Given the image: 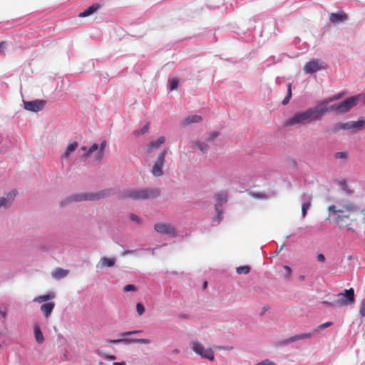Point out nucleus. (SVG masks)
Wrapping results in <instances>:
<instances>
[{
    "mask_svg": "<svg viewBox=\"0 0 365 365\" xmlns=\"http://www.w3.org/2000/svg\"><path fill=\"white\" fill-rule=\"evenodd\" d=\"M328 210L336 215L334 220L339 228H346L354 232L359 227L358 217L361 209L354 204L347 202L339 206L330 205Z\"/></svg>",
    "mask_w": 365,
    "mask_h": 365,
    "instance_id": "obj_1",
    "label": "nucleus"
},
{
    "mask_svg": "<svg viewBox=\"0 0 365 365\" xmlns=\"http://www.w3.org/2000/svg\"><path fill=\"white\" fill-rule=\"evenodd\" d=\"M328 101H322L317 106L305 110L294 113L285 121V125L292 126L297 124L306 125L312 121L320 120L328 111Z\"/></svg>",
    "mask_w": 365,
    "mask_h": 365,
    "instance_id": "obj_2",
    "label": "nucleus"
},
{
    "mask_svg": "<svg viewBox=\"0 0 365 365\" xmlns=\"http://www.w3.org/2000/svg\"><path fill=\"white\" fill-rule=\"evenodd\" d=\"M160 195L158 188L131 189L125 190L120 196V199H131L133 200H151Z\"/></svg>",
    "mask_w": 365,
    "mask_h": 365,
    "instance_id": "obj_3",
    "label": "nucleus"
},
{
    "mask_svg": "<svg viewBox=\"0 0 365 365\" xmlns=\"http://www.w3.org/2000/svg\"><path fill=\"white\" fill-rule=\"evenodd\" d=\"M111 189H106L103 190H101L97 192H86V193H78L73 195L71 196L67 200L68 202L71 201H75V202H80V201H94L98 200L101 198L106 197L111 195Z\"/></svg>",
    "mask_w": 365,
    "mask_h": 365,
    "instance_id": "obj_4",
    "label": "nucleus"
},
{
    "mask_svg": "<svg viewBox=\"0 0 365 365\" xmlns=\"http://www.w3.org/2000/svg\"><path fill=\"white\" fill-rule=\"evenodd\" d=\"M362 97L365 98V95L359 94L356 96H351L339 103L331 105L328 108V110L336 111L339 113H346L354 107L357 104L358 101Z\"/></svg>",
    "mask_w": 365,
    "mask_h": 365,
    "instance_id": "obj_5",
    "label": "nucleus"
},
{
    "mask_svg": "<svg viewBox=\"0 0 365 365\" xmlns=\"http://www.w3.org/2000/svg\"><path fill=\"white\" fill-rule=\"evenodd\" d=\"M338 299L334 300L336 307H344L354 302V291L353 288L345 290L344 293L337 294Z\"/></svg>",
    "mask_w": 365,
    "mask_h": 365,
    "instance_id": "obj_6",
    "label": "nucleus"
},
{
    "mask_svg": "<svg viewBox=\"0 0 365 365\" xmlns=\"http://www.w3.org/2000/svg\"><path fill=\"white\" fill-rule=\"evenodd\" d=\"M192 349L197 354L204 359L210 361H214V353L211 349H205L204 346L199 341H193L192 343Z\"/></svg>",
    "mask_w": 365,
    "mask_h": 365,
    "instance_id": "obj_7",
    "label": "nucleus"
},
{
    "mask_svg": "<svg viewBox=\"0 0 365 365\" xmlns=\"http://www.w3.org/2000/svg\"><path fill=\"white\" fill-rule=\"evenodd\" d=\"M167 153L168 150L164 149L158 155L157 159L151 170V173L154 176L159 177L163 175V172L162 168L165 163Z\"/></svg>",
    "mask_w": 365,
    "mask_h": 365,
    "instance_id": "obj_8",
    "label": "nucleus"
},
{
    "mask_svg": "<svg viewBox=\"0 0 365 365\" xmlns=\"http://www.w3.org/2000/svg\"><path fill=\"white\" fill-rule=\"evenodd\" d=\"M46 104L43 100H36L32 101H24V108L29 111L38 112L43 109Z\"/></svg>",
    "mask_w": 365,
    "mask_h": 365,
    "instance_id": "obj_9",
    "label": "nucleus"
},
{
    "mask_svg": "<svg viewBox=\"0 0 365 365\" xmlns=\"http://www.w3.org/2000/svg\"><path fill=\"white\" fill-rule=\"evenodd\" d=\"M154 228L156 232L168 235L170 236L175 235V230L170 225L163 222L157 223L155 225Z\"/></svg>",
    "mask_w": 365,
    "mask_h": 365,
    "instance_id": "obj_10",
    "label": "nucleus"
},
{
    "mask_svg": "<svg viewBox=\"0 0 365 365\" xmlns=\"http://www.w3.org/2000/svg\"><path fill=\"white\" fill-rule=\"evenodd\" d=\"M322 68L324 66L319 64L318 59H312L304 65V71L306 73H313Z\"/></svg>",
    "mask_w": 365,
    "mask_h": 365,
    "instance_id": "obj_11",
    "label": "nucleus"
},
{
    "mask_svg": "<svg viewBox=\"0 0 365 365\" xmlns=\"http://www.w3.org/2000/svg\"><path fill=\"white\" fill-rule=\"evenodd\" d=\"M17 190H13L6 195V197H0V207H9L11 205L12 202L14 201V197L17 195Z\"/></svg>",
    "mask_w": 365,
    "mask_h": 365,
    "instance_id": "obj_12",
    "label": "nucleus"
},
{
    "mask_svg": "<svg viewBox=\"0 0 365 365\" xmlns=\"http://www.w3.org/2000/svg\"><path fill=\"white\" fill-rule=\"evenodd\" d=\"M110 343L112 344H119V343H139V344H150V340L147 339H129L126 338H122L118 339H111L109 340Z\"/></svg>",
    "mask_w": 365,
    "mask_h": 365,
    "instance_id": "obj_13",
    "label": "nucleus"
},
{
    "mask_svg": "<svg viewBox=\"0 0 365 365\" xmlns=\"http://www.w3.org/2000/svg\"><path fill=\"white\" fill-rule=\"evenodd\" d=\"M346 19L347 14L343 11H339L337 13H331L329 15V21L333 24L344 22Z\"/></svg>",
    "mask_w": 365,
    "mask_h": 365,
    "instance_id": "obj_14",
    "label": "nucleus"
},
{
    "mask_svg": "<svg viewBox=\"0 0 365 365\" xmlns=\"http://www.w3.org/2000/svg\"><path fill=\"white\" fill-rule=\"evenodd\" d=\"M165 142V138L164 136H160L157 140L150 142L145 150V153L147 155L151 154L155 149L158 148Z\"/></svg>",
    "mask_w": 365,
    "mask_h": 365,
    "instance_id": "obj_15",
    "label": "nucleus"
},
{
    "mask_svg": "<svg viewBox=\"0 0 365 365\" xmlns=\"http://www.w3.org/2000/svg\"><path fill=\"white\" fill-rule=\"evenodd\" d=\"M312 334L311 332L296 334V335L291 336V337L288 338L287 339L284 340L282 344H287L293 343L298 340L310 339L312 337Z\"/></svg>",
    "mask_w": 365,
    "mask_h": 365,
    "instance_id": "obj_16",
    "label": "nucleus"
},
{
    "mask_svg": "<svg viewBox=\"0 0 365 365\" xmlns=\"http://www.w3.org/2000/svg\"><path fill=\"white\" fill-rule=\"evenodd\" d=\"M55 307V303L53 302H47L43 304L41 306V310L44 314V316L48 319Z\"/></svg>",
    "mask_w": 365,
    "mask_h": 365,
    "instance_id": "obj_17",
    "label": "nucleus"
},
{
    "mask_svg": "<svg viewBox=\"0 0 365 365\" xmlns=\"http://www.w3.org/2000/svg\"><path fill=\"white\" fill-rule=\"evenodd\" d=\"M115 263V259L114 258H108L106 257H103L101 259L99 264L97 265V267H100L101 268L103 267H110L114 266Z\"/></svg>",
    "mask_w": 365,
    "mask_h": 365,
    "instance_id": "obj_18",
    "label": "nucleus"
},
{
    "mask_svg": "<svg viewBox=\"0 0 365 365\" xmlns=\"http://www.w3.org/2000/svg\"><path fill=\"white\" fill-rule=\"evenodd\" d=\"M99 7L100 6L98 4H93L87 8L84 11L80 13L78 16L81 18L87 17L96 12L99 9Z\"/></svg>",
    "mask_w": 365,
    "mask_h": 365,
    "instance_id": "obj_19",
    "label": "nucleus"
},
{
    "mask_svg": "<svg viewBox=\"0 0 365 365\" xmlns=\"http://www.w3.org/2000/svg\"><path fill=\"white\" fill-rule=\"evenodd\" d=\"M215 198L217 201L215 205H219L220 207H222V205L227 201V193L226 192H218L215 194Z\"/></svg>",
    "mask_w": 365,
    "mask_h": 365,
    "instance_id": "obj_20",
    "label": "nucleus"
},
{
    "mask_svg": "<svg viewBox=\"0 0 365 365\" xmlns=\"http://www.w3.org/2000/svg\"><path fill=\"white\" fill-rule=\"evenodd\" d=\"M202 120L199 115H192L187 116L182 122L183 125H188L194 123H200Z\"/></svg>",
    "mask_w": 365,
    "mask_h": 365,
    "instance_id": "obj_21",
    "label": "nucleus"
},
{
    "mask_svg": "<svg viewBox=\"0 0 365 365\" xmlns=\"http://www.w3.org/2000/svg\"><path fill=\"white\" fill-rule=\"evenodd\" d=\"M68 274V270L57 268L52 272V276L56 279H61L66 277Z\"/></svg>",
    "mask_w": 365,
    "mask_h": 365,
    "instance_id": "obj_22",
    "label": "nucleus"
},
{
    "mask_svg": "<svg viewBox=\"0 0 365 365\" xmlns=\"http://www.w3.org/2000/svg\"><path fill=\"white\" fill-rule=\"evenodd\" d=\"M34 335L36 341L38 344H42L44 341V336L43 335V333L40 327L37 324L34 326Z\"/></svg>",
    "mask_w": 365,
    "mask_h": 365,
    "instance_id": "obj_23",
    "label": "nucleus"
},
{
    "mask_svg": "<svg viewBox=\"0 0 365 365\" xmlns=\"http://www.w3.org/2000/svg\"><path fill=\"white\" fill-rule=\"evenodd\" d=\"M55 297V294L53 292H51L48 294L41 295L35 297L34 299V302L41 303L43 302H47Z\"/></svg>",
    "mask_w": 365,
    "mask_h": 365,
    "instance_id": "obj_24",
    "label": "nucleus"
},
{
    "mask_svg": "<svg viewBox=\"0 0 365 365\" xmlns=\"http://www.w3.org/2000/svg\"><path fill=\"white\" fill-rule=\"evenodd\" d=\"M351 129V122L349 123H339L335 124L333 126V131L337 132L340 130H350Z\"/></svg>",
    "mask_w": 365,
    "mask_h": 365,
    "instance_id": "obj_25",
    "label": "nucleus"
},
{
    "mask_svg": "<svg viewBox=\"0 0 365 365\" xmlns=\"http://www.w3.org/2000/svg\"><path fill=\"white\" fill-rule=\"evenodd\" d=\"M78 143L74 141L72 143H71L66 148L63 157L64 158H68L71 153L75 151L78 147Z\"/></svg>",
    "mask_w": 365,
    "mask_h": 365,
    "instance_id": "obj_26",
    "label": "nucleus"
},
{
    "mask_svg": "<svg viewBox=\"0 0 365 365\" xmlns=\"http://www.w3.org/2000/svg\"><path fill=\"white\" fill-rule=\"evenodd\" d=\"M194 146L198 148L203 153H206L209 149V145L207 143L200 141L195 142Z\"/></svg>",
    "mask_w": 365,
    "mask_h": 365,
    "instance_id": "obj_27",
    "label": "nucleus"
},
{
    "mask_svg": "<svg viewBox=\"0 0 365 365\" xmlns=\"http://www.w3.org/2000/svg\"><path fill=\"white\" fill-rule=\"evenodd\" d=\"M107 145V143L106 140H103L100 145V146H98L99 148V150H98V153L97 154V160H101L103 158V155H104V149L106 148Z\"/></svg>",
    "mask_w": 365,
    "mask_h": 365,
    "instance_id": "obj_28",
    "label": "nucleus"
},
{
    "mask_svg": "<svg viewBox=\"0 0 365 365\" xmlns=\"http://www.w3.org/2000/svg\"><path fill=\"white\" fill-rule=\"evenodd\" d=\"M363 127L362 118L359 119L357 121L351 122V129L361 130Z\"/></svg>",
    "mask_w": 365,
    "mask_h": 365,
    "instance_id": "obj_29",
    "label": "nucleus"
},
{
    "mask_svg": "<svg viewBox=\"0 0 365 365\" xmlns=\"http://www.w3.org/2000/svg\"><path fill=\"white\" fill-rule=\"evenodd\" d=\"M291 97H292V84L290 83H289L287 84V95L282 101V104L287 105L289 102Z\"/></svg>",
    "mask_w": 365,
    "mask_h": 365,
    "instance_id": "obj_30",
    "label": "nucleus"
},
{
    "mask_svg": "<svg viewBox=\"0 0 365 365\" xmlns=\"http://www.w3.org/2000/svg\"><path fill=\"white\" fill-rule=\"evenodd\" d=\"M98 149V145L97 143H93V144L91 146V148L88 150V151L83 154V156L85 158H89V157L92 155V153H93V152H95V151H96V150H97Z\"/></svg>",
    "mask_w": 365,
    "mask_h": 365,
    "instance_id": "obj_31",
    "label": "nucleus"
},
{
    "mask_svg": "<svg viewBox=\"0 0 365 365\" xmlns=\"http://www.w3.org/2000/svg\"><path fill=\"white\" fill-rule=\"evenodd\" d=\"M215 210H216V212H217V215L216 216L214 217V221H217V222H220L222 218V207H220L219 205H215Z\"/></svg>",
    "mask_w": 365,
    "mask_h": 365,
    "instance_id": "obj_32",
    "label": "nucleus"
},
{
    "mask_svg": "<svg viewBox=\"0 0 365 365\" xmlns=\"http://www.w3.org/2000/svg\"><path fill=\"white\" fill-rule=\"evenodd\" d=\"M312 204L308 202H304L302 205V215L304 217L307 215V210L311 207Z\"/></svg>",
    "mask_w": 365,
    "mask_h": 365,
    "instance_id": "obj_33",
    "label": "nucleus"
},
{
    "mask_svg": "<svg viewBox=\"0 0 365 365\" xmlns=\"http://www.w3.org/2000/svg\"><path fill=\"white\" fill-rule=\"evenodd\" d=\"M149 129V124L147 123L140 130H135L134 135L136 136H139L140 135H143L148 131Z\"/></svg>",
    "mask_w": 365,
    "mask_h": 365,
    "instance_id": "obj_34",
    "label": "nucleus"
},
{
    "mask_svg": "<svg viewBox=\"0 0 365 365\" xmlns=\"http://www.w3.org/2000/svg\"><path fill=\"white\" fill-rule=\"evenodd\" d=\"M250 271V267L248 266H240L237 268V272L239 274H248Z\"/></svg>",
    "mask_w": 365,
    "mask_h": 365,
    "instance_id": "obj_35",
    "label": "nucleus"
},
{
    "mask_svg": "<svg viewBox=\"0 0 365 365\" xmlns=\"http://www.w3.org/2000/svg\"><path fill=\"white\" fill-rule=\"evenodd\" d=\"M336 159H341L346 160L348 158V153L346 152H337L334 154Z\"/></svg>",
    "mask_w": 365,
    "mask_h": 365,
    "instance_id": "obj_36",
    "label": "nucleus"
},
{
    "mask_svg": "<svg viewBox=\"0 0 365 365\" xmlns=\"http://www.w3.org/2000/svg\"><path fill=\"white\" fill-rule=\"evenodd\" d=\"M331 325H332V322H325V323H324V324H322L319 325V326L315 329L314 332H316V331H320V330H322V329H325V328H327V327H330V326H331Z\"/></svg>",
    "mask_w": 365,
    "mask_h": 365,
    "instance_id": "obj_37",
    "label": "nucleus"
},
{
    "mask_svg": "<svg viewBox=\"0 0 365 365\" xmlns=\"http://www.w3.org/2000/svg\"><path fill=\"white\" fill-rule=\"evenodd\" d=\"M178 80L177 78H173L169 81V86L171 91L175 90L178 87Z\"/></svg>",
    "mask_w": 365,
    "mask_h": 365,
    "instance_id": "obj_38",
    "label": "nucleus"
},
{
    "mask_svg": "<svg viewBox=\"0 0 365 365\" xmlns=\"http://www.w3.org/2000/svg\"><path fill=\"white\" fill-rule=\"evenodd\" d=\"M136 311L139 315H142L145 312L144 305L142 303L138 302L136 304Z\"/></svg>",
    "mask_w": 365,
    "mask_h": 365,
    "instance_id": "obj_39",
    "label": "nucleus"
},
{
    "mask_svg": "<svg viewBox=\"0 0 365 365\" xmlns=\"http://www.w3.org/2000/svg\"><path fill=\"white\" fill-rule=\"evenodd\" d=\"M219 135L218 132H212L209 134L206 140L209 142L213 141Z\"/></svg>",
    "mask_w": 365,
    "mask_h": 365,
    "instance_id": "obj_40",
    "label": "nucleus"
},
{
    "mask_svg": "<svg viewBox=\"0 0 365 365\" xmlns=\"http://www.w3.org/2000/svg\"><path fill=\"white\" fill-rule=\"evenodd\" d=\"M136 287L133 284H127L126 286L124 287L123 288V290L125 292H135L136 291Z\"/></svg>",
    "mask_w": 365,
    "mask_h": 365,
    "instance_id": "obj_41",
    "label": "nucleus"
},
{
    "mask_svg": "<svg viewBox=\"0 0 365 365\" xmlns=\"http://www.w3.org/2000/svg\"><path fill=\"white\" fill-rule=\"evenodd\" d=\"M302 200L303 202H308L311 203V201L312 200V197L309 194L303 193L302 197Z\"/></svg>",
    "mask_w": 365,
    "mask_h": 365,
    "instance_id": "obj_42",
    "label": "nucleus"
},
{
    "mask_svg": "<svg viewBox=\"0 0 365 365\" xmlns=\"http://www.w3.org/2000/svg\"><path fill=\"white\" fill-rule=\"evenodd\" d=\"M101 356L103 359H107V360H110V361H113V360H115L116 359V356L115 355H113V354H101Z\"/></svg>",
    "mask_w": 365,
    "mask_h": 365,
    "instance_id": "obj_43",
    "label": "nucleus"
},
{
    "mask_svg": "<svg viewBox=\"0 0 365 365\" xmlns=\"http://www.w3.org/2000/svg\"><path fill=\"white\" fill-rule=\"evenodd\" d=\"M359 312L361 317H365V299H364L361 303Z\"/></svg>",
    "mask_w": 365,
    "mask_h": 365,
    "instance_id": "obj_44",
    "label": "nucleus"
},
{
    "mask_svg": "<svg viewBox=\"0 0 365 365\" xmlns=\"http://www.w3.org/2000/svg\"><path fill=\"white\" fill-rule=\"evenodd\" d=\"M284 269L285 270V277L289 278L292 274V269L289 266L284 265Z\"/></svg>",
    "mask_w": 365,
    "mask_h": 365,
    "instance_id": "obj_45",
    "label": "nucleus"
},
{
    "mask_svg": "<svg viewBox=\"0 0 365 365\" xmlns=\"http://www.w3.org/2000/svg\"><path fill=\"white\" fill-rule=\"evenodd\" d=\"M257 365H276V364L269 359H265L258 364Z\"/></svg>",
    "mask_w": 365,
    "mask_h": 365,
    "instance_id": "obj_46",
    "label": "nucleus"
},
{
    "mask_svg": "<svg viewBox=\"0 0 365 365\" xmlns=\"http://www.w3.org/2000/svg\"><path fill=\"white\" fill-rule=\"evenodd\" d=\"M6 47V43L5 41H1L0 42V54L1 55H5L4 49Z\"/></svg>",
    "mask_w": 365,
    "mask_h": 365,
    "instance_id": "obj_47",
    "label": "nucleus"
},
{
    "mask_svg": "<svg viewBox=\"0 0 365 365\" xmlns=\"http://www.w3.org/2000/svg\"><path fill=\"white\" fill-rule=\"evenodd\" d=\"M130 219L133 221L139 223L140 222V218L135 214H130Z\"/></svg>",
    "mask_w": 365,
    "mask_h": 365,
    "instance_id": "obj_48",
    "label": "nucleus"
},
{
    "mask_svg": "<svg viewBox=\"0 0 365 365\" xmlns=\"http://www.w3.org/2000/svg\"><path fill=\"white\" fill-rule=\"evenodd\" d=\"M140 331H138V330L131 331H126V332L122 333L120 335L122 336H125L131 335V334H133L139 333Z\"/></svg>",
    "mask_w": 365,
    "mask_h": 365,
    "instance_id": "obj_49",
    "label": "nucleus"
},
{
    "mask_svg": "<svg viewBox=\"0 0 365 365\" xmlns=\"http://www.w3.org/2000/svg\"><path fill=\"white\" fill-rule=\"evenodd\" d=\"M317 259L320 262H324L325 261V257L323 254H319L317 256Z\"/></svg>",
    "mask_w": 365,
    "mask_h": 365,
    "instance_id": "obj_50",
    "label": "nucleus"
},
{
    "mask_svg": "<svg viewBox=\"0 0 365 365\" xmlns=\"http://www.w3.org/2000/svg\"><path fill=\"white\" fill-rule=\"evenodd\" d=\"M323 304H325L326 306L327 307H336V305L334 304V301L333 302H327V301H324L323 302Z\"/></svg>",
    "mask_w": 365,
    "mask_h": 365,
    "instance_id": "obj_51",
    "label": "nucleus"
},
{
    "mask_svg": "<svg viewBox=\"0 0 365 365\" xmlns=\"http://www.w3.org/2000/svg\"><path fill=\"white\" fill-rule=\"evenodd\" d=\"M360 215H362L361 221L364 224H365V212L364 210H361Z\"/></svg>",
    "mask_w": 365,
    "mask_h": 365,
    "instance_id": "obj_52",
    "label": "nucleus"
},
{
    "mask_svg": "<svg viewBox=\"0 0 365 365\" xmlns=\"http://www.w3.org/2000/svg\"><path fill=\"white\" fill-rule=\"evenodd\" d=\"M340 97H341V96L339 95L337 96H334V98H330L329 100H326L325 101H328V103H329L330 101H332L335 99H339Z\"/></svg>",
    "mask_w": 365,
    "mask_h": 365,
    "instance_id": "obj_53",
    "label": "nucleus"
},
{
    "mask_svg": "<svg viewBox=\"0 0 365 365\" xmlns=\"http://www.w3.org/2000/svg\"><path fill=\"white\" fill-rule=\"evenodd\" d=\"M219 349H226V350H232V346H227V347H221V346H218L217 347Z\"/></svg>",
    "mask_w": 365,
    "mask_h": 365,
    "instance_id": "obj_54",
    "label": "nucleus"
},
{
    "mask_svg": "<svg viewBox=\"0 0 365 365\" xmlns=\"http://www.w3.org/2000/svg\"><path fill=\"white\" fill-rule=\"evenodd\" d=\"M113 365H126L125 361L121 362H114Z\"/></svg>",
    "mask_w": 365,
    "mask_h": 365,
    "instance_id": "obj_55",
    "label": "nucleus"
},
{
    "mask_svg": "<svg viewBox=\"0 0 365 365\" xmlns=\"http://www.w3.org/2000/svg\"><path fill=\"white\" fill-rule=\"evenodd\" d=\"M0 314L4 317L5 318L6 316V311H3V310H0Z\"/></svg>",
    "mask_w": 365,
    "mask_h": 365,
    "instance_id": "obj_56",
    "label": "nucleus"
},
{
    "mask_svg": "<svg viewBox=\"0 0 365 365\" xmlns=\"http://www.w3.org/2000/svg\"><path fill=\"white\" fill-rule=\"evenodd\" d=\"M81 150L85 151L86 153L88 151L87 148L86 146L81 147Z\"/></svg>",
    "mask_w": 365,
    "mask_h": 365,
    "instance_id": "obj_57",
    "label": "nucleus"
},
{
    "mask_svg": "<svg viewBox=\"0 0 365 365\" xmlns=\"http://www.w3.org/2000/svg\"><path fill=\"white\" fill-rule=\"evenodd\" d=\"M207 282H205L203 284V288L205 289L207 287Z\"/></svg>",
    "mask_w": 365,
    "mask_h": 365,
    "instance_id": "obj_58",
    "label": "nucleus"
},
{
    "mask_svg": "<svg viewBox=\"0 0 365 365\" xmlns=\"http://www.w3.org/2000/svg\"><path fill=\"white\" fill-rule=\"evenodd\" d=\"M299 279L300 280H304V276H303V275L299 276Z\"/></svg>",
    "mask_w": 365,
    "mask_h": 365,
    "instance_id": "obj_59",
    "label": "nucleus"
},
{
    "mask_svg": "<svg viewBox=\"0 0 365 365\" xmlns=\"http://www.w3.org/2000/svg\"><path fill=\"white\" fill-rule=\"evenodd\" d=\"M132 252H133V251H129V250H128V251H126V252H125V253H132Z\"/></svg>",
    "mask_w": 365,
    "mask_h": 365,
    "instance_id": "obj_60",
    "label": "nucleus"
},
{
    "mask_svg": "<svg viewBox=\"0 0 365 365\" xmlns=\"http://www.w3.org/2000/svg\"><path fill=\"white\" fill-rule=\"evenodd\" d=\"M363 125H364V127H365V120H363Z\"/></svg>",
    "mask_w": 365,
    "mask_h": 365,
    "instance_id": "obj_61",
    "label": "nucleus"
}]
</instances>
